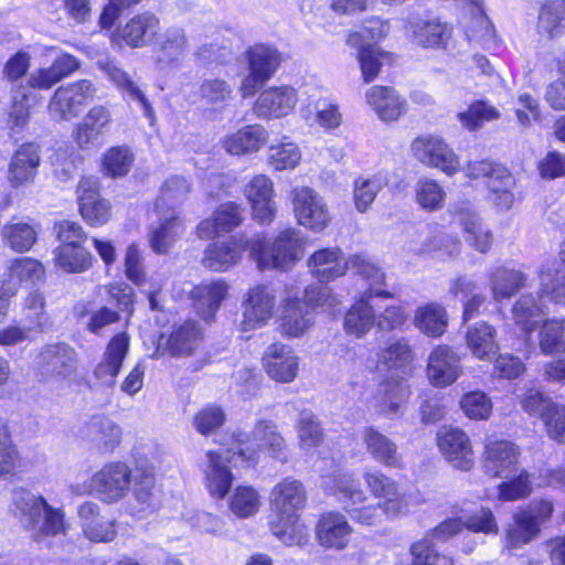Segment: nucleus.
Wrapping results in <instances>:
<instances>
[{
  "label": "nucleus",
  "instance_id": "f257e3e1",
  "mask_svg": "<svg viewBox=\"0 0 565 565\" xmlns=\"http://www.w3.org/2000/svg\"><path fill=\"white\" fill-rule=\"evenodd\" d=\"M362 478L372 495L382 501L370 502L360 481L350 472H339L331 477L326 482V489L351 520L362 525H376L386 518L397 515L402 509L398 483L375 468L365 469Z\"/></svg>",
  "mask_w": 565,
  "mask_h": 565
},
{
  "label": "nucleus",
  "instance_id": "f03ea898",
  "mask_svg": "<svg viewBox=\"0 0 565 565\" xmlns=\"http://www.w3.org/2000/svg\"><path fill=\"white\" fill-rule=\"evenodd\" d=\"M305 502L306 492L298 480L287 478L271 492V504L277 515L276 520L270 522V530L288 546H302L308 542L307 527L299 521V511L305 507Z\"/></svg>",
  "mask_w": 565,
  "mask_h": 565
},
{
  "label": "nucleus",
  "instance_id": "7ed1b4c3",
  "mask_svg": "<svg viewBox=\"0 0 565 565\" xmlns=\"http://www.w3.org/2000/svg\"><path fill=\"white\" fill-rule=\"evenodd\" d=\"M12 512L36 542L65 533L64 512L51 507L42 495L28 489L13 490Z\"/></svg>",
  "mask_w": 565,
  "mask_h": 565
},
{
  "label": "nucleus",
  "instance_id": "20e7f679",
  "mask_svg": "<svg viewBox=\"0 0 565 565\" xmlns=\"http://www.w3.org/2000/svg\"><path fill=\"white\" fill-rule=\"evenodd\" d=\"M308 267L311 274L320 281L328 282L343 276L349 269L360 275L365 280L382 282L384 273L375 264L363 255H354L344 258L340 248H321L308 258Z\"/></svg>",
  "mask_w": 565,
  "mask_h": 565
},
{
  "label": "nucleus",
  "instance_id": "39448f33",
  "mask_svg": "<svg viewBox=\"0 0 565 565\" xmlns=\"http://www.w3.org/2000/svg\"><path fill=\"white\" fill-rule=\"evenodd\" d=\"M303 250V235L294 227L282 230L273 243L260 236L249 239V256L260 270L286 269L302 257Z\"/></svg>",
  "mask_w": 565,
  "mask_h": 565
},
{
  "label": "nucleus",
  "instance_id": "423d86ee",
  "mask_svg": "<svg viewBox=\"0 0 565 565\" xmlns=\"http://www.w3.org/2000/svg\"><path fill=\"white\" fill-rule=\"evenodd\" d=\"M291 203L299 225L312 232H322L330 223L331 215L321 195L308 186L292 189Z\"/></svg>",
  "mask_w": 565,
  "mask_h": 565
},
{
  "label": "nucleus",
  "instance_id": "0eeeda50",
  "mask_svg": "<svg viewBox=\"0 0 565 565\" xmlns=\"http://www.w3.org/2000/svg\"><path fill=\"white\" fill-rule=\"evenodd\" d=\"M131 483V471L122 462L105 465L95 472L88 482V492L106 503L122 499Z\"/></svg>",
  "mask_w": 565,
  "mask_h": 565
},
{
  "label": "nucleus",
  "instance_id": "6e6552de",
  "mask_svg": "<svg viewBox=\"0 0 565 565\" xmlns=\"http://www.w3.org/2000/svg\"><path fill=\"white\" fill-rule=\"evenodd\" d=\"M190 51L184 28L173 24L158 33L153 45V62L159 70L178 68Z\"/></svg>",
  "mask_w": 565,
  "mask_h": 565
},
{
  "label": "nucleus",
  "instance_id": "1a4fd4ad",
  "mask_svg": "<svg viewBox=\"0 0 565 565\" xmlns=\"http://www.w3.org/2000/svg\"><path fill=\"white\" fill-rule=\"evenodd\" d=\"M96 89L90 81L82 79L60 86L53 94L49 110L57 119L76 117L82 108L94 98Z\"/></svg>",
  "mask_w": 565,
  "mask_h": 565
},
{
  "label": "nucleus",
  "instance_id": "9d476101",
  "mask_svg": "<svg viewBox=\"0 0 565 565\" xmlns=\"http://www.w3.org/2000/svg\"><path fill=\"white\" fill-rule=\"evenodd\" d=\"M369 290L356 301L348 311L344 319V328L347 332L360 338L371 330L375 322V298H390L392 295L380 288L382 282L366 280Z\"/></svg>",
  "mask_w": 565,
  "mask_h": 565
},
{
  "label": "nucleus",
  "instance_id": "9b49d317",
  "mask_svg": "<svg viewBox=\"0 0 565 565\" xmlns=\"http://www.w3.org/2000/svg\"><path fill=\"white\" fill-rule=\"evenodd\" d=\"M412 151L422 163L438 168L448 175L459 169V160L448 145L436 136H420L412 143Z\"/></svg>",
  "mask_w": 565,
  "mask_h": 565
},
{
  "label": "nucleus",
  "instance_id": "f8f14e48",
  "mask_svg": "<svg viewBox=\"0 0 565 565\" xmlns=\"http://www.w3.org/2000/svg\"><path fill=\"white\" fill-rule=\"evenodd\" d=\"M454 220L465 233L466 242L480 253H487L492 245V233L482 223L471 202H457L452 205Z\"/></svg>",
  "mask_w": 565,
  "mask_h": 565
},
{
  "label": "nucleus",
  "instance_id": "ddd939ff",
  "mask_svg": "<svg viewBox=\"0 0 565 565\" xmlns=\"http://www.w3.org/2000/svg\"><path fill=\"white\" fill-rule=\"evenodd\" d=\"M129 352V337L126 332L115 334L108 342L93 375L105 386H113Z\"/></svg>",
  "mask_w": 565,
  "mask_h": 565
},
{
  "label": "nucleus",
  "instance_id": "4468645a",
  "mask_svg": "<svg viewBox=\"0 0 565 565\" xmlns=\"http://www.w3.org/2000/svg\"><path fill=\"white\" fill-rule=\"evenodd\" d=\"M77 516L83 535L93 543H109L117 536L116 522L100 513V507L85 501L77 507Z\"/></svg>",
  "mask_w": 565,
  "mask_h": 565
},
{
  "label": "nucleus",
  "instance_id": "2eb2a0df",
  "mask_svg": "<svg viewBox=\"0 0 565 565\" xmlns=\"http://www.w3.org/2000/svg\"><path fill=\"white\" fill-rule=\"evenodd\" d=\"M281 60L280 52L273 45L259 43L249 47V90L263 88L277 72Z\"/></svg>",
  "mask_w": 565,
  "mask_h": 565
},
{
  "label": "nucleus",
  "instance_id": "dca6fc26",
  "mask_svg": "<svg viewBox=\"0 0 565 565\" xmlns=\"http://www.w3.org/2000/svg\"><path fill=\"white\" fill-rule=\"evenodd\" d=\"M519 448L508 440H494L484 449L483 469L490 477L510 479L518 471Z\"/></svg>",
  "mask_w": 565,
  "mask_h": 565
},
{
  "label": "nucleus",
  "instance_id": "f3484780",
  "mask_svg": "<svg viewBox=\"0 0 565 565\" xmlns=\"http://www.w3.org/2000/svg\"><path fill=\"white\" fill-rule=\"evenodd\" d=\"M110 122L111 113L108 107L103 105L92 107L73 132L76 145L83 150L98 147Z\"/></svg>",
  "mask_w": 565,
  "mask_h": 565
},
{
  "label": "nucleus",
  "instance_id": "a211bd4d",
  "mask_svg": "<svg viewBox=\"0 0 565 565\" xmlns=\"http://www.w3.org/2000/svg\"><path fill=\"white\" fill-rule=\"evenodd\" d=\"M459 355L448 345H437L428 355L427 376L436 387L452 384L460 375Z\"/></svg>",
  "mask_w": 565,
  "mask_h": 565
},
{
  "label": "nucleus",
  "instance_id": "6ab92c4d",
  "mask_svg": "<svg viewBox=\"0 0 565 565\" xmlns=\"http://www.w3.org/2000/svg\"><path fill=\"white\" fill-rule=\"evenodd\" d=\"M79 435L98 450L113 451L121 443L122 429L111 418L94 415L81 427Z\"/></svg>",
  "mask_w": 565,
  "mask_h": 565
},
{
  "label": "nucleus",
  "instance_id": "aec40b11",
  "mask_svg": "<svg viewBox=\"0 0 565 565\" xmlns=\"http://www.w3.org/2000/svg\"><path fill=\"white\" fill-rule=\"evenodd\" d=\"M76 353L65 343L45 347L39 354V369L44 377L66 379L76 370Z\"/></svg>",
  "mask_w": 565,
  "mask_h": 565
},
{
  "label": "nucleus",
  "instance_id": "412c9836",
  "mask_svg": "<svg viewBox=\"0 0 565 565\" xmlns=\"http://www.w3.org/2000/svg\"><path fill=\"white\" fill-rule=\"evenodd\" d=\"M78 205L82 217L90 226L104 225L110 214L109 203L100 199L95 178H83L78 184Z\"/></svg>",
  "mask_w": 565,
  "mask_h": 565
},
{
  "label": "nucleus",
  "instance_id": "4be33fe9",
  "mask_svg": "<svg viewBox=\"0 0 565 565\" xmlns=\"http://www.w3.org/2000/svg\"><path fill=\"white\" fill-rule=\"evenodd\" d=\"M438 446L445 458L457 469L468 471L473 465V452L465 431L449 428L439 431Z\"/></svg>",
  "mask_w": 565,
  "mask_h": 565
},
{
  "label": "nucleus",
  "instance_id": "5701e85b",
  "mask_svg": "<svg viewBox=\"0 0 565 565\" xmlns=\"http://www.w3.org/2000/svg\"><path fill=\"white\" fill-rule=\"evenodd\" d=\"M159 18L152 12L134 15L127 23L117 30L116 36L126 45L141 49L150 44L158 35Z\"/></svg>",
  "mask_w": 565,
  "mask_h": 565
},
{
  "label": "nucleus",
  "instance_id": "b1692460",
  "mask_svg": "<svg viewBox=\"0 0 565 565\" xmlns=\"http://www.w3.org/2000/svg\"><path fill=\"white\" fill-rule=\"evenodd\" d=\"M249 207L252 217L260 225L270 224L277 212L273 182L266 175H255L249 181Z\"/></svg>",
  "mask_w": 565,
  "mask_h": 565
},
{
  "label": "nucleus",
  "instance_id": "393cba45",
  "mask_svg": "<svg viewBox=\"0 0 565 565\" xmlns=\"http://www.w3.org/2000/svg\"><path fill=\"white\" fill-rule=\"evenodd\" d=\"M227 292L228 286L224 280L211 279L195 285L190 292V297L198 315L205 321H210L220 309Z\"/></svg>",
  "mask_w": 565,
  "mask_h": 565
},
{
  "label": "nucleus",
  "instance_id": "a878e982",
  "mask_svg": "<svg viewBox=\"0 0 565 565\" xmlns=\"http://www.w3.org/2000/svg\"><path fill=\"white\" fill-rule=\"evenodd\" d=\"M297 103L294 88L289 86L270 87L260 93L254 103L253 111L260 118H279L289 114Z\"/></svg>",
  "mask_w": 565,
  "mask_h": 565
},
{
  "label": "nucleus",
  "instance_id": "bb28decb",
  "mask_svg": "<svg viewBox=\"0 0 565 565\" xmlns=\"http://www.w3.org/2000/svg\"><path fill=\"white\" fill-rule=\"evenodd\" d=\"M351 534L352 527L340 512L322 514L316 526L317 540L326 548L337 551L345 548Z\"/></svg>",
  "mask_w": 565,
  "mask_h": 565
},
{
  "label": "nucleus",
  "instance_id": "cd10ccee",
  "mask_svg": "<svg viewBox=\"0 0 565 565\" xmlns=\"http://www.w3.org/2000/svg\"><path fill=\"white\" fill-rule=\"evenodd\" d=\"M96 65L124 96L137 102L141 106L147 117L152 116V108L145 94L130 78L128 73L120 67L117 61L108 56H102L97 60Z\"/></svg>",
  "mask_w": 565,
  "mask_h": 565
},
{
  "label": "nucleus",
  "instance_id": "c85d7f7f",
  "mask_svg": "<svg viewBox=\"0 0 565 565\" xmlns=\"http://www.w3.org/2000/svg\"><path fill=\"white\" fill-rule=\"evenodd\" d=\"M263 361L268 375L277 382L290 383L297 376L298 358L285 344L269 345Z\"/></svg>",
  "mask_w": 565,
  "mask_h": 565
},
{
  "label": "nucleus",
  "instance_id": "c756f323",
  "mask_svg": "<svg viewBox=\"0 0 565 565\" xmlns=\"http://www.w3.org/2000/svg\"><path fill=\"white\" fill-rule=\"evenodd\" d=\"M40 150L35 143H24L14 153L9 166L8 180L18 188L33 182L40 166Z\"/></svg>",
  "mask_w": 565,
  "mask_h": 565
},
{
  "label": "nucleus",
  "instance_id": "7c9ffc66",
  "mask_svg": "<svg viewBox=\"0 0 565 565\" xmlns=\"http://www.w3.org/2000/svg\"><path fill=\"white\" fill-rule=\"evenodd\" d=\"M363 443L367 454L380 465L395 469L403 467V456L395 441L376 428L364 429Z\"/></svg>",
  "mask_w": 565,
  "mask_h": 565
},
{
  "label": "nucleus",
  "instance_id": "2f4dec72",
  "mask_svg": "<svg viewBox=\"0 0 565 565\" xmlns=\"http://www.w3.org/2000/svg\"><path fill=\"white\" fill-rule=\"evenodd\" d=\"M43 265L34 258L21 257L14 259L8 267L2 281L6 292L14 294L18 287L35 285L44 277Z\"/></svg>",
  "mask_w": 565,
  "mask_h": 565
},
{
  "label": "nucleus",
  "instance_id": "473e14b6",
  "mask_svg": "<svg viewBox=\"0 0 565 565\" xmlns=\"http://www.w3.org/2000/svg\"><path fill=\"white\" fill-rule=\"evenodd\" d=\"M408 30L413 42L423 47H444L450 38V28L438 19L412 18Z\"/></svg>",
  "mask_w": 565,
  "mask_h": 565
},
{
  "label": "nucleus",
  "instance_id": "72a5a7b5",
  "mask_svg": "<svg viewBox=\"0 0 565 565\" xmlns=\"http://www.w3.org/2000/svg\"><path fill=\"white\" fill-rule=\"evenodd\" d=\"M527 276L515 268L498 266L489 273V286L495 301L512 298L519 290L524 288Z\"/></svg>",
  "mask_w": 565,
  "mask_h": 565
},
{
  "label": "nucleus",
  "instance_id": "f704fd0d",
  "mask_svg": "<svg viewBox=\"0 0 565 565\" xmlns=\"http://www.w3.org/2000/svg\"><path fill=\"white\" fill-rule=\"evenodd\" d=\"M466 342L471 354L479 360L490 361L499 351L495 329L483 321L468 327Z\"/></svg>",
  "mask_w": 565,
  "mask_h": 565
},
{
  "label": "nucleus",
  "instance_id": "c9c22d12",
  "mask_svg": "<svg viewBox=\"0 0 565 565\" xmlns=\"http://www.w3.org/2000/svg\"><path fill=\"white\" fill-rule=\"evenodd\" d=\"M409 393V387L403 379H386L380 384L375 396L377 411L387 417L397 415Z\"/></svg>",
  "mask_w": 565,
  "mask_h": 565
},
{
  "label": "nucleus",
  "instance_id": "e433bc0d",
  "mask_svg": "<svg viewBox=\"0 0 565 565\" xmlns=\"http://www.w3.org/2000/svg\"><path fill=\"white\" fill-rule=\"evenodd\" d=\"M242 221L243 217L238 213V207L235 203L222 204L212 217L203 220L198 225V236L202 239L212 238L215 235L233 231Z\"/></svg>",
  "mask_w": 565,
  "mask_h": 565
},
{
  "label": "nucleus",
  "instance_id": "4c0bfd02",
  "mask_svg": "<svg viewBox=\"0 0 565 565\" xmlns=\"http://www.w3.org/2000/svg\"><path fill=\"white\" fill-rule=\"evenodd\" d=\"M201 337L198 324L186 321L173 329L168 338L163 335L158 343L157 353L166 349L171 355H189L199 344Z\"/></svg>",
  "mask_w": 565,
  "mask_h": 565
},
{
  "label": "nucleus",
  "instance_id": "58836bf2",
  "mask_svg": "<svg viewBox=\"0 0 565 565\" xmlns=\"http://www.w3.org/2000/svg\"><path fill=\"white\" fill-rule=\"evenodd\" d=\"M244 249L245 243H237L234 238L210 244L204 250L202 264L213 271H224L241 259Z\"/></svg>",
  "mask_w": 565,
  "mask_h": 565
},
{
  "label": "nucleus",
  "instance_id": "ea45409f",
  "mask_svg": "<svg viewBox=\"0 0 565 565\" xmlns=\"http://www.w3.org/2000/svg\"><path fill=\"white\" fill-rule=\"evenodd\" d=\"M206 467L204 469L206 487L209 492L214 498H224L228 492L233 475L226 466L224 458L216 451L206 452Z\"/></svg>",
  "mask_w": 565,
  "mask_h": 565
},
{
  "label": "nucleus",
  "instance_id": "a19ab883",
  "mask_svg": "<svg viewBox=\"0 0 565 565\" xmlns=\"http://www.w3.org/2000/svg\"><path fill=\"white\" fill-rule=\"evenodd\" d=\"M366 99L384 121L396 120L405 110V100L392 87L374 86L367 92Z\"/></svg>",
  "mask_w": 565,
  "mask_h": 565
},
{
  "label": "nucleus",
  "instance_id": "79ce46f5",
  "mask_svg": "<svg viewBox=\"0 0 565 565\" xmlns=\"http://www.w3.org/2000/svg\"><path fill=\"white\" fill-rule=\"evenodd\" d=\"M514 186L515 180L513 175L507 168L500 164L488 181L487 199L498 210L508 211L514 202Z\"/></svg>",
  "mask_w": 565,
  "mask_h": 565
},
{
  "label": "nucleus",
  "instance_id": "37998d69",
  "mask_svg": "<svg viewBox=\"0 0 565 565\" xmlns=\"http://www.w3.org/2000/svg\"><path fill=\"white\" fill-rule=\"evenodd\" d=\"M3 244L17 253H24L31 249L36 242V232L28 222L13 217L1 228Z\"/></svg>",
  "mask_w": 565,
  "mask_h": 565
},
{
  "label": "nucleus",
  "instance_id": "c03bdc74",
  "mask_svg": "<svg viewBox=\"0 0 565 565\" xmlns=\"http://www.w3.org/2000/svg\"><path fill=\"white\" fill-rule=\"evenodd\" d=\"M564 20L565 0H547L540 8L536 31L547 39L557 38L565 29Z\"/></svg>",
  "mask_w": 565,
  "mask_h": 565
},
{
  "label": "nucleus",
  "instance_id": "a18cd8bd",
  "mask_svg": "<svg viewBox=\"0 0 565 565\" xmlns=\"http://www.w3.org/2000/svg\"><path fill=\"white\" fill-rule=\"evenodd\" d=\"M414 324L426 335L439 338L448 327L446 309L435 302L422 306L415 312Z\"/></svg>",
  "mask_w": 565,
  "mask_h": 565
},
{
  "label": "nucleus",
  "instance_id": "49530a36",
  "mask_svg": "<svg viewBox=\"0 0 565 565\" xmlns=\"http://www.w3.org/2000/svg\"><path fill=\"white\" fill-rule=\"evenodd\" d=\"M94 257L82 245L60 244L54 249V262L66 273H84L93 266Z\"/></svg>",
  "mask_w": 565,
  "mask_h": 565
},
{
  "label": "nucleus",
  "instance_id": "de8ad7c7",
  "mask_svg": "<svg viewBox=\"0 0 565 565\" xmlns=\"http://www.w3.org/2000/svg\"><path fill=\"white\" fill-rule=\"evenodd\" d=\"M183 233L182 221L172 213L170 216L161 218L158 226L151 228L149 234L150 246L154 253L166 254Z\"/></svg>",
  "mask_w": 565,
  "mask_h": 565
},
{
  "label": "nucleus",
  "instance_id": "09e8293b",
  "mask_svg": "<svg viewBox=\"0 0 565 565\" xmlns=\"http://www.w3.org/2000/svg\"><path fill=\"white\" fill-rule=\"evenodd\" d=\"M544 299L533 294L522 295L513 306L512 313L515 323L526 332H532L537 323V318L547 313Z\"/></svg>",
  "mask_w": 565,
  "mask_h": 565
},
{
  "label": "nucleus",
  "instance_id": "8fccbe9b",
  "mask_svg": "<svg viewBox=\"0 0 565 565\" xmlns=\"http://www.w3.org/2000/svg\"><path fill=\"white\" fill-rule=\"evenodd\" d=\"M311 324L309 306L299 299L289 300L281 318L282 333L288 337L301 335Z\"/></svg>",
  "mask_w": 565,
  "mask_h": 565
},
{
  "label": "nucleus",
  "instance_id": "3c124183",
  "mask_svg": "<svg viewBox=\"0 0 565 565\" xmlns=\"http://www.w3.org/2000/svg\"><path fill=\"white\" fill-rule=\"evenodd\" d=\"M541 532L531 518L520 509L512 516V522L507 530L505 541L509 548L521 547L532 542Z\"/></svg>",
  "mask_w": 565,
  "mask_h": 565
},
{
  "label": "nucleus",
  "instance_id": "603ef678",
  "mask_svg": "<svg viewBox=\"0 0 565 565\" xmlns=\"http://www.w3.org/2000/svg\"><path fill=\"white\" fill-rule=\"evenodd\" d=\"M414 355L409 343L405 339H399L387 344L379 353V363L388 370H397L403 374L411 371Z\"/></svg>",
  "mask_w": 565,
  "mask_h": 565
},
{
  "label": "nucleus",
  "instance_id": "864d4df0",
  "mask_svg": "<svg viewBox=\"0 0 565 565\" xmlns=\"http://www.w3.org/2000/svg\"><path fill=\"white\" fill-rule=\"evenodd\" d=\"M540 297L548 298L556 305H565V274H561L555 264H545L540 270Z\"/></svg>",
  "mask_w": 565,
  "mask_h": 565
},
{
  "label": "nucleus",
  "instance_id": "5fc2aeb1",
  "mask_svg": "<svg viewBox=\"0 0 565 565\" xmlns=\"http://www.w3.org/2000/svg\"><path fill=\"white\" fill-rule=\"evenodd\" d=\"M253 441L259 450H267L273 458L280 461L287 460L284 438L275 430L271 423H258L253 431Z\"/></svg>",
  "mask_w": 565,
  "mask_h": 565
},
{
  "label": "nucleus",
  "instance_id": "6e6d98bb",
  "mask_svg": "<svg viewBox=\"0 0 565 565\" xmlns=\"http://www.w3.org/2000/svg\"><path fill=\"white\" fill-rule=\"evenodd\" d=\"M539 344L543 354L551 355L565 351V320L548 319L541 327Z\"/></svg>",
  "mask_w": 565,
  "mask_h": 565
},
{
  "label": "nucleus",
  "instance_id": "4d7b16f0",
  "mask_svg": "<svg viewBox=\"0 0 565 565\" xmlns=\"http://www.w3.org/2000/svg\"><path fill=\"white\" fill-rule=\"evenodd\" d=\"M387 184V179L381 174L369 178H358L354 182L353 199L356 210L365 213L374 202L379 192Z\"/></svg>",
  "mask_w": 565,
  "mask_h": 565
},
{
  "label": "nucleus",
  "instance_id": "13d9d810",
  "mask_svg": "<svg viewBox=\"0 0 565 565\" xmlns=\"http://www.w3.org/2000/svg\"><path fill=\"white\" fill-rule=\"evenodd\" d=\"M275 295L266 286H259L249 291V324H264L273 316Z\"/></svg>",
  "mask_w": 565,
  "mask_h": 565
},
{
  "label": "nucleus",
  "instance_id": "bf43d9fd",
  "mask_svg": "<svg viewBox=\"0 0 565 565\" xmlns=\"http://www.w3.org/2000/svg\"><path fill=\"white\" fill-rule=\"evenodd\" d=\"M500 114L495 107L487 102L477 100L467 110L457 115L459 122L469 131L479 130L484 122L499 118Z\"/></svg>",
  "mask_w": 565,
  "mask_h": 565
},
{
  "label": "nucleus",
  "instance_id": "052dcab7",
  "mask_svg": "<svg viewBox=\"0 0 565 565\" xmlns=\"http://www.w3.org/2000/svg\"><path fill=\"white\" fill-rule=\"evenodd\" d=\"M411 565H454L452 558L438 553L429 537H423L411 546Z\"/></svg>",
  "mask_w": 565,
  "mask_h": 565
},
{
  "label": "nucleus",
  "instance_id": "680f3d73",
  "mask_svg": "<svg viewBox=\"0 0 565 565\" xmlns=\"http://www.w3.org/2000/svg\"><path fill=\"white\" fill-rule=\"evenodd\" d=\"M134 497L143 512H153L160 505V499L154 490V477L150 472H143L135 477Z\"/></svg>",
  "mask_w": 565,
  "mask_h": 565
},
{
  "label": "nucleus",
  "instance_id": "e2e57ef3",
  "mask_svg": "<svg viewBox=\"0 0 565 565\" xmlns=\"http://www.w3.org/2000/svg\"><path fill=\"white\" fill-rule=\"evenodd\" d=\"M190 191V185L184 178L171 177L161 188L160 196L156 201V209L162 211L166 207L172 209L182 202Z\"/></svg>",
  "mask_w": 565,
  "mask_h": 565
},
{
  "label": "nucleus",
  "instance_id": "0e129e2a",
  "mask_svg": "<svg viewBox=\"0 0 565 565\" xmlns=\"http://www.w3.org/2000/svg\"><path fill=\"white\" fill-rule=\"evenodd\" d=\"M416 201L425 210L436 211L443 207L446 193L434 180L420 179L415 186Z\"/></svg>",
  "mask_w": 565,
  "mask_h": 565
},
{
  "label": "nucleus",
  "instance_id": "69168bd1",
  "mask_svg": "<svg viewBox=\"0 0 565 565\" xmlns=\"http://www.w3.org/2000/svg\"><path fill=\"white\" fill-rule=\"evenodd\" d=\"M28 99V94L24 90L19 88L12 92L7 120V125L12 132H20L28 126L30 118Z\"/></svg>",
  "mask_w": 565,
  "mask_h": 565
},
{
  "label": "nucleus",
  "instance_id": "338daca9",
  "mask_svg": "<svg viewBox=\"0 0 565 565\" xmlns=\"http://www.w3.org/2000/svg\"><path fill=\"white\" fill-rule=\"evenodd\" d=\"M132 162L134 156L127 147H114L105 154L103 167L106 174L118 178L130 171Z\"/></svg>",
  "mask_w": 565,
  "mask_h": 565
},
{
  "label": "nucleus",
  "instance_id": "774afa93",
  "mask_svg": "<svg viewBox=\"0 0 565 565\" xmlns=\"http://www.w3.org/2000/svg\"><path fill=\"white\" fill-rule=\"evenodd\" d=\"M225 420L226 415L221 407L207 405L195 414L193 426L199 434L209 436L221 428Z\"/></svg>",
  "mask_w": 565,
  "mask_h": 565
}]
</instances>
